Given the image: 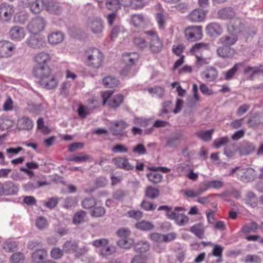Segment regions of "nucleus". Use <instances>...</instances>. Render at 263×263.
<instances>
[{
    "label": "nucleus",
    "mask_w": 263,
    "mask_h": 263,
    "mask_svg": "<svg viewBox=\"0 0 263 263\" xmlns=\"http://www.w3.org/2000/svg\"><path fill=\"white\" fill-rule=\"evenodd\" d=\"M47 256V253L45 249L36 250L32 254V260L36 263L43 262L44 258Z\"/></svg>",
    "instance_id": "obj_33"
},
{
    "label": "nucleus",
    "mask_w": 263,
    "mask_h": 263,
    "mask_svg": "<svg viewBox=\"0 0 263 263\" xmlns=\"http://www.w3.org/2000/svg\"><path fill=\"white\" fill-rule=\"evenodd\" d=\"M64 39L63 34L60 31L53 32L48 36V40L49 44L56 45L61 43Z\"/></svg>",
    "instance_id": "obj_28"
},
{
    "label": "nucleus",
    "mask_w": 263,
    "mask_h": 263,
    "mask_svg": "<svg viewBox=\"0 0 263 263\" xmlns=\"http://www.w3.org/2000/svg\"><path fill=\"white\" fill-rule=\"evenodd\" d=\"M243 65L242 62H239L236 63L234 66L229 69L226 73L225 75V79L226 80H230L232 79L233 77L238 68Z\"/></svg>",
    "instance_id": "obj_41"
},
{
    "label": "nucleus",
    "mask_w": 263,
    "mask_h": 263,
    "mask_svg": "<svg viewBox=\"0 0 263 263\" xmlns=\"http://www.w3.org/2000/svg\"><path fill=\"white\" fill-rule=\"evenodd\" d=\"M205 32L210 37H216L222 34L223 28L221 24L217 22H212L208 24L205 27Z\"/></svg>",
    "instance_id": "obj_6"
},
{
    "label": "nucleus",
    "mask_w": 263,
    "mask_h": 263,
    "mask_svg": "<svg viewBox=\"0 0 263 263\" xmlns=\"http://www.w3.org/2000/svg\"><path fill=\"white\" fill-rule=\"evenodd\" d=\"M236 14L234 9L231 7H224L217 12V17L222 20H227L233 18Z\"/></svg>",
    "instance_id": "obj_20"
},
{
    "label": "nucleus",
    "mask_w": 263,
    "mask_h": 263,
    "mask_svg": "<svg viewBox=\"0 0 263 263\" xmlns=\"http://www.w3.org/2000/svg\"><path fill=\"white\" fill-rule=\"evenodd\" d=\"M46 10L50 13L55 15H59L62 11V8L60 4L54 1H47Z\"/></svg>",
    "instance_id": "obj_25"
},
{
    "label": "nucleus",
    "mask_w": 263,
    "mask_h": 263,
    "mask_svg": "<svg viewBox=\"0 0 263 263\" xmlns=\"http://www.w3.org/2000/svg\"><path fill=\"white\" fill-rule=\"evenodd\" d=\"M58 81L54 76L49 74L46 77L39 81L40 85L47 89H52L55 88L58 85Z\"/></svg>",
    "instance_id": "obj_14"
},
{
    "label": "nucleus",
    "mask_w": 263,
    "mask_h": 263,
    "mask_svg": "<svg viewBox=\"0 0 263 263\" xmlns=\"http://www.w3.org/2000/svg\"><path fill=\"white\" fill-rule=\"evenodd\" d=\"M47 0H36L30 5V10L34 14L40 13L47 5Z\"/></svg>",
    "instance_id": "obj_22"
},
{
    "label": "nucleus",
    "mask_w": 263,
    "mask_h": 263,
    "mask_svg": "<svg viewBox=\"0 0 263 263\" xmlns=\"http://www.w3.org/2000/svg\"><path fill=\"white\" fill-rule=\"evenodd\" d=\"M246 201V203L249 204L252 207H256L257 205V198L252 192L247 193Z\"/></svg>",
    "instance_id": "obj_44"
},
{
    "label": "nucleus",
    "mask_w": 263,
    "mask_h": 263,
    "mask_svg": "<svg viewBox=\"0 0 263 263\" xmlns=\"http://www.w3.org/2000/svg\"><path fill=\"white\" fill-rule=\"evenodd\" d=\"M106 5L108 9L112 10H118L121 5L120 0H108Z\"/></svg>",
    "instance_id": "obj_53"
},
{
    "label": "nucleus",
    "mask_w": 263,
    "mask_h": 263,
    "mask_svg": "<svg viewBox=\"0 0 263 263\" xmlns=\"http://www.w3.org/2000/svg\"><path fill=\"white\" fill-rule=\"evenodd\" d=\"M238 40V36L236 34L231 33V35H223L219 40V43L222 46L231 47L235 44Z\"/></svg>",
    "instance_id": "obj_24"
},
{
    "label": "nucleus",
    "mask_w": 263,
    "mask_h": 263,
    "mask_svg": "<svg viewBox=\"0 0 263 263\" xmlns=\"http://www.w3.org/2000/svg\"><path fill=\"white\" fill-rule=\"evenodd\" d=\"M106 213L105 209L102 206H96L91 211L90 215L93 217H102Z\"/></svg>",
    "instance_id": "obj_47"
},
{
    "label": "nucleus",
    "mask_w": 263,
    "mask_h": 263,
    "mask_svg": "<svg viewBox=\"0 0 263 263\" xmlns=\"http://www.w3.org/2000/svg\"><path fill=\"white\" fill-rule=\"evenodd\" d=\"M135 243V240L130 237L121 238L117 242V245L121 248L129 249L131 248Z\"/></svg>",
    "instance_id": "obj_30"
},
{
    "label": "nucleus",
    "mask_w": 263,
    "mask_h": 263,
    "mask_svg": "<svg viewBox=\"0 0 263 263\" xmlns=\"http://www.w3.org/2000/svg\"><path fill=\"white\" fill-rule=\"evenodd\" d=\"M28 109L30 112L38 115L43 110V106L41 104H36L31 103L29 105Z\"/></svg>",
    "instance_id": "obj_55"
},
{
    "label": "nucleus",
    "mask_w": 263,
    "mask_h": 263,
    "mask_svg": "<svg viewBox=\"0 0 263 263\" xmlns=\"http://www.w3.org/2000/svg\"><path fill=\"white\" fill-rule=\"evenodd\" d=\"M86 215V212L80 211L77 212L73 218V222L75 224H79L84 221V217Z\"/></svg>",
    "instance_id": "obj_52"
},
{
    "label": "nucleus",
    "mask_w": 263,
    "mask_h": 263,
    "mask_svg": "<svg viewBox=\"0 0 263 263\" xmlns=\"http://www.w3.org/2000/svg\"><path fill=\"white\" fill-rule=\"evenodd\" d=\"M119 80L115 77L108 76L103 79V84L107 88H113L117 86L119 84Z\"/></svg>",
    "instance_id": "obj_35"
},
{
    "label": "nucleus",
    "mask_w": 263,
    "mask_h": 263,
    "mask_svg": "<svg viewBox=\"0 0 263 263\" xmlns=\"http://www.w3.org/2000/svg\"><path fill=\"white\" fill-rule=\"evenodd\" d=\"M97 204V201L93 197L85 198L82 202V206L86 209H89L93 208Z\"/></svg>",
    "instance_id": "obj_46"
},
{
    "label": "nucleus",
    "mask_w": 263,
    "mask_h": 263,
    "mask_svg": "<svg viewBox=\"0 0 263 263\" xmlns=\"http://www.w3.org/2000/svg\"><path fill=\"white\" fill-rule=\"evenodd\" d=\"M63 249L61 250L59 248H55L51 250L50 252L51 256L52 258L58 259L62 257L63 255Z\"/></svg>",
    "instance_id": "obj_63"
},
{
    "label": "nucleus",
    "mask_w": 263,
    "mask_h": 263,
    "mask_svg": "<svg viewBox=\"0 0 263 263\" xmlns=\"http://www.w3.org/2000/svg\"><path fill=\"white\" fill-rule=\"evenodd\" d=\"M240 176V179L241 181L246 182H249L254 180L256 177V174L255 170L251 167H242L240 174H237Z\"/></svg>",
    "instance_id": "obj_10"
},
{
    "label": "nucleus",
    "mask_w": 263,
    "mask_h": 263,
    "mask_svg": "<svg viewBox=\"0 0 263 263\" xmlns=\"http://www.w3.org/2000/svg\"><path fill=\"white\" fill-rule=\"evenodd\" d=\"M136 228L142 231H150L154 228V225L151 222L142 220L136 224Z\"/></svg>",
    "instance_id": "obj_38"
},
{
    "label": "nucleus",
    "mask_w": 263,
    "mask_h": 263,
    "mask_svg": "<svg viewBox=\"0 0 263 263\" xmlns=\"http://www.w3.org/2000/svg\"><path fill=\"white\" fill-rule=\"evenodd\" d=\"M26 43L30 48L34 49H41L46 45L45 38L38 33L30 35L27 39Z\"/></svg>",
    "instance_id": "obj_4"
},
{
    "label": "nucleus",
    "mask_w": 263,
    "mask_h": 263,
    "mask_svg": "<svg viewBox=\"0 0 263 263\" xmlns=\"http://www.w3.org/2000/svg\"><path fill=\"white\" fill-rule=\"evenodd\" d=\"M208 12L207 10L200 8L195 9L190 13L188 16V19L193 22H201L204 18Z\"/></svg>",
    "instance_id": "obj_17"
},
{
    "label": "nucleus",
    "mask_w": 263,
    "mask_h": 263,
    "mask_svg": "<svg viewBox=\"0 0 263 263\" xmlns=\"http://www.w3.org/2000/svg\"><path fill=\"white\" fill-rule=\"evenodd\" d=\"M110 130L114 136L123 135V130L128 126V124L123 120L114 121L111 123Z\"/></svg>",
    "instance_id": "obj_11"
},
{
    "label": "nucleus",
    "mask_w": 263,
    "mask_h": 263,
    "mask_svg": "<svg viewBox=\"0 0 263 263\" xmlns=\"http://www.w3.org/2000/svg\"><path fill=\"white\" fill-rule=\"evenodd\" d=\"M261 258L257 255H247L245 257L244 262L245 263H261Z\"/></svg>",
    "instance_id": "obj_51"
},
{
    "label": "nucleus",
    "mask_w": 263,
    "mask_h": 263,
    "mask_svg": "<svg viewBox=\"0 0 263 263\" xmlns=\"http://www.w3.org/2000/svg\"><path fill=\"white\" fill-rule=\"evenodd\" d=\"M255 146L249 141H245L242 142L238 148L239 154L241 156L248 155L254 151Z\"/></svg>",
    "instance_id": "obj_21"
},
{
    "label": "nucleus",
    "mask_w": 263,
    "mask_h": 263,
    "mask_svg": "<svg viewBox=\"0 0 263 263\" xmlns=\"http://www.w3.org/2000/svg\"><path fill=\"white\" fill-rule=\"evenodd\" d=\"M14 49V45L7 41H0V58H8L11 55Z\"/></svg>",
    "instance_id": "obj_12"
},
{
    "label": "nucleus",
    "mask_w": 263,
    "mask_h": 263,
    "mask_svg": "<svg viewBox=\"0 0 263 263\" xmlns=\"http://www.w3.org/2000/svg\"><path fill=\"white\" fill-rule=\"evenodd\" d=\"M159 195L160 191L156 187L149 185L145 188V196L149 199H155L157 198Z\"/></svg>",
    "instance_id": "obj_32"
},
{
    "label": "nucleus",
    "mask_w": 263,
    "mask_h": 263,
    "mask_svg": "<svg viewBox=\"0 0 263 263\" xmlns=\"http://www.w3.org/2000/svg\"><path fill=\"white\" fill-rule=\"evenodd\" d=\"M146 177L149 181L154 184L160 183L162 181L163 177L161 174L157 173H147Z\"/></svg>",
    "instance_id": "obj_43"
},
{
    "label": "nucleus",
    "mask_w": 263,
    "mask_h": 263,
    "mask_svg": "<svg viewBox=\"0 0 263 263\" xmlns=\"http://www.w3.org/2000/svg\"><path fill=\"white\" fill-rule=\"evenodd\" d=\"M88 27L94 34L101 33L104 28L103 21L99 17L89 18L88 22Z\"/></svg>",
    "instance_id": "obj_8"
},
{
    "label": "nucleus",
    "mask_w": 263,
    "mask_h": 263,
    "mask_svg": "<svg viewBox=\"0 0 263 263\" xmlns=\"http://www.w3.org/2000/svg\"><path fill=\"white\" fill-rule=\"evenodd\" d=\"M90 157L89 155L81 152L78 156H70L67 158V160L75 162H82L89 160Z\"/></svg>",
    "instance_id": "obj_37"
},
{
    "label": "nucleus",
    "mask_w": 263,
    "mask_h": 263,
    "mask_svg": "<svg viewBox=\"0 0 263 263\" xmlns=\"http://www.w3.org/2000/svg\"><path fill=\"white\" fill-rule=\"evenodd\" d=\"M208 73L205 74V78L209 81L214 80L217 77V71L214 67L208 69Z\"/></svg>",
    "instance_id": "obj_54"
},
{
    "label": "nucleus",
    "mask_w": 263,
    "mask_h": 263,
    "mask_svg": "<svg viewBox=\"0 0 263 263\" xmlns=\"http://www.w3.org/2000/svg\"><path fill=\"white\" fill-rule=\"evenodd\" d=\"M214 132V129H210L206 131L200 130L196 133V136L204 141H210Z\"/></svg>",
    "instance_id": "obj_39"
},
{
    "label": "nucleus",
    "mask_w": 263,
    "mask_h": 263,
    "mask_svg": "<svg viewBox=\"0 0 263 263\" xmlns=\"http://www.w3.org/2000/svg\"><path fill=\"white\" fill-rule=\"evenodd\" d=\"M144 32L148 36L147 39L149 40L148 46L151 52L153 54L160 53L163 49L164 44L157 32L154 30L146 31Z\"/></svg>",
    "instance_id": "obj_2"
},
{
    "label": "nucleus",
    "mask_w": 263,
    "mask_h": 263,
    "mask_svg": "<svg viewBox=\"0 0 263 263\" xmlns=\"http://www.w3.org/2000/svg\"><path fill=\"white\" fill-rule=\"evenodd\" d=\"M156 17L159 28L161 29H164L165 23L164 15L161 12H158L156 13Z\"/></svg>",
    "instance_id": "obj_64"
},
{
    "label": "nucleus",
    "mask_w": 263,
    "mask_h": 263,
    "mask_svg": "<svg viewBox=\"0 0 263 263\" xmlns=\"http://www.w3.org/2000/svg\"><path fill=\"white\" fill-rule=\"evenodd\" d=\"M123 96L121 94L116 95L112 99L109 100L108 105L110 107L116 109L123 102Z\"/></svg>",
    "instance_id": "obj_40"
},
{
    "label": "nucleus",
    "mask_w": 263,
    "mask_h": 263,
    "mask_svg": "<svg viewBox=\"0 0 263 263\" xmlns=\"http://www.w3.org/2000/svg\"><path fill=\"white\" fill-rule=\"evenodd\" d=\"M141 206L144 210L148 211H154L156 208L157 205L149 201L143 200L141 203Z\"/></svg>",
    "instance_id": "obj_59"
},
{
    "label": "nucleus",
    "mask_w": 263,
    "mask_h": 263,
    "mask_svg": "<svg viewBox=\"0 0 263 263\" xmlns=\"http://www.w3.org/2000/svg\"><path fill=\"white\" fill-rule=\"evenodd\" d=\"M35 62L37 65H47V63L50 61L51 58L50 55L44 52H42L36 54L34 57Z\"/></svg>",
    "instance_id": "obj_29"
},
{
    "label": "nucleus",
    "mask_w": 263,
    "mask_h": 263,
    "mask_svg": "<svg viewBox=\"0 0 263 263\" xmlns=\"http://www.w3.org/2000/svg\"><path fill=\"white\" fill-rule=\"evenodd\" d=\"M112 161L115 165L118 168L126 171H132L134 170V166L130 164L128 159L125 157H116L113 158Z\"/></svg>",
    "instance_id": "obj_18"
},
{
    "label": "nucleus",
    "mask_w": 263,
    "mask_h": 263,
    "mask_svg": "<svg viewBox=\"0 0 263 263\" xmlns=\"http://www.w3.org/2000/svg\"><path fill=\"white\" fill-rule=\"evenodd\" d=\"M3 248L4 250L8 252L14 251L17 247L16 242L14 241H6L3 243Z\"/></svg>",
    "instance_id": "obj_58"
},
{
    "label": "nucleus",
    "mask_w": 263,
    "mask_h": 263,
    "mask_svg": "<svg viewBox=\"0 0 263 263\" xmlns=\"http://www.w3.org/2000/svg\"><path fill=\"white\" fill-rule=\"evenodd\" d=\"M150 245L149 243L145 240H141L137 242H135L134 245V251L140 253H143L148 251Z\"/></svg>",
    "instance_id": "obj_27"
},
{
    "label": "nucleus",
    "mask_w": 263,
    "mask_h": 263,
    "mask_svg": "<svg viewBox=\"0 0 263 263\" xmlns=\"http://www.w3.org/2000/svg\"><path fill=\"white\" fill-rule=\"evenodd\" d=\"M190 232L194 234L199 238H203L204 230L201 223H197L191 227Z\"/></svg>",
    "instance_id": "obj_34"
},
{
    "label": "nucleus",
    "mask_w": 263,
    "mask_h": 263,
    "mask_svg": "<svg viewBox=\"0 0 263 263\" xmlns=\"http://www.w3.org/2000/svg\"><path fill=\"white\" fill-rule=\"evenodd\" d=\"M228 28L229 32L236 34V33L243 32L245 29V24L242 20L236 18L231 21Z\"/></svg>",
    "instance_id": "obj_15"
},
{
    "label": "nucleus",
    "mask_w": 263,
    "mask_h": 263,
    "mask_svg": "<svg viewBox=\"0 0 263 263\" xmlns=\"http://www.w3.org/2000/svg\"><path fill=\"white\" fill-rule=\"evenodd\" d=\"M4 195L13 196L16 195L19 191V185L11 181L4 182Z\"/></svg>",
    "instance_id": "obj_19"
},
{
    "label": "nucleus",
    "mask_w": 263,
    "mask_h": 263,
    "mask_svg": "<svg viewBox=\"0 0 263 263\" xmlns=\"http://www.w3.org/2000/svg\"><path fill=\"white\" fill-rule=\"evenodd\" d=\"M176 222L179 226H184L189 221V217L184 214L177 213L174 219Z\"/></svg>",
    "instance_id": "obj_50"
},
{
    "label": "nucleus",
    "mask_w": 263,
    "mask_h": 263,
    "mask_svg": "<svg viewBox=\"0 0 263 263\" xmlns=\"http://www.w3.org/2000/svg\"><path fill=\"white\" fill-rule=\"evenodd\" d=\"M84 57L85 64L92 68H98L101 67L104 59L102 52L96 48H89L86 50Z\"/></svg>",
    "instance_id": "obj_1"
},
{
    "label": "nucleus",
    "mask_w": 263,
    "mask_h": 263,
    "mask_svg": "<svg viewBox=\"0 0 263 263\" xmlns=\"http://www.w3.org/2000/svg\"><path fill=\"white\" fill-rule=\"evenodd\" d=\"M134 45L139 49L143 50L148 47V43L144 38L140 36L135 37L133 39Z\"/></svg>",
    "instance_id": "obj_36"
},
{
    "label": "nucleus",
    "mask_w": 263,
    "mask_h": 263,
    "mask_svg": "<svg viewBox=\"0 0 263 263\" xmlns=\"http://www.w3.org/2000/svg\"><path fill=\"white\" fill-rule=\"evenodd\" d=\"M258 227L257 224L254 222L252 221L249 224L244 225L241 228V232L243 233L247 234L251 232H256Z\"/></svg>",
    "instance_id": "obj_42"
},
{
    "label": "nucleus",
    "mask_w": 263,
    "mask_h": 263,
    "mask_svg": "<svg viewBox=\"0 0 263 263\" xmlns=\"http://www.w3.org/2000/svg\"><path fill=\"white\" fill-rule=\"evenodd\" d=\"M223 250V248L220 246L216 245L214 246L212 253V255L218 257V259L216 261V263H220L222 261L221 257Z\"/></svg>",
    "instance_id": "obj_45"
},
{
    "label": "nucleus",
    "mask_w": 263,
    "mask_h": 263,
    "mask_svg": "<svg viewBox=\"0 0 263 263\" xmlns=\"http://www.w3.org/2000/svg\"><path fill=\"white\" fill-rule=\"evenodd\" d=\"M33 126V121L30 118L23 117L20 119L17 122V126L20 130H30Z\"/></svg>",
    "instance_id": "obj_26"
},
{
    "label": "nucleus",
    "mask_w": 263,
    "mask_h": 263,
    "mask_svg": "<svg viewBox=\"0 0 263 263\" xmlns=\"http://www.w3.org/2000/svg\"><path fill=\"white\" fill-rule=\"evenodd\" d=\"M133 152L139 155L146 154L147 153L146 149L144 144L139 143L135 146L133 149Z\"/></svg>",
    "instance_id": "obj_62"
},
{
    "label": "nucleus",
    "mask_w": 263,
    "mask_h": 263,
    "mask_svg": "<svg viewBox=\"0 0 263 263\" xmlns=\"http://www.w3.org/2000/svg\"><path fill=\"white\" fill-rule=\"evenodd\" d=\"M182 134L180 132H175L166 138L165 147L177 148L180 143Z\"/></svg>",
    "instance_id": "obj_16"
},
{
    "label": "nucleus",
    "mask_w": 263,
    "mask_h": 263,
    "mask_svg": "<svg viewBox=\"0 0 263 263\" xmlns=\"http://www.w3.org/2000/svg\"><path fill=\"white\" fill-rule=\"evenodd\" d=\"M33 76L42 80L51 73V69L47 65H37L32 70Z\"/></svg>",
    "instance_id": "obj_9"
},
{
    "label": "nucleus",
    "mask_w": 263,
    "mask_h": 263,
    "mask_svg": "<svg viewBox=\"0 0 263 263\" xmlns=\"http://www.w3.org/2000/svg\"><path fill=\"white\" fill-rule=\"evenodd\" d=\"M126 196V192L120 189L116 190L112 194V198L119 201H123Z\"/></svg>",
    "instance_id": "obj_49"
},
{
    "label": "nucleus",
    "mask_w": 263,
    "mask_h": 263,
    "mask_svg": "<svg viewBox=\"0 0 263 263\" xmlns=\"http://www.w3.org/2000/svg\"><path fill=\"white\" fill-rule=\"evenodd\" d=\"M217 54L223 58H230L233 57L235 54V50L227 46L219 47L217 49Z\"/></svg>",
    "instance_id": "obj_23"
},
{
    "label": "nucleus",
    "mask_w": 263,
    "mask_h": 263,
    "mask_svg": "<svg viewBox=\"0 0 263 263\" xmlns=\"http://www.w3.org/2000/svg\"><path fill=\"white\" fill-rule=\"evenodd\" d=\"M128 151V148L122 144H117L111 148V151L115 153H125Z\"/></svg>",
    "instance_id": "obj_60"
},
{
    "label": "nucleus",
    "mask_w": 263,
    "mask_h": 263,
    "mask_svg": "<svg viewBox=\"0 0 263 263\" xmlns=\"http://www.w3.org/2000/svg\"><path fill=\"white\" fill-rule=\"evenodd\" d=\"M63 251L66 253H75L78 249V243L73 241L68 240L66 241L62 246Z\"/></svg>",
    "instance_id": "obj_31"
},
{
    "label": "nucleus",
    "mask_w": 263,
    "mask_h": 263,
    "mask_svg": "<svg viewBox=\"0 0 263 263\" xmlns=\"http://www.w3.org/2000/svg\"><path fill=\"white\" fill-rule=\"evenodd\" d=\"M185 35L186 39L194 42L200 40L202 37V27L201 26H191L185 30Z\"/></svg>",
    "instance_id": "obj_5"
},
{
    "label": "nucleus",
    "mask_w": 263,
    "mask_h": 263,
    "mask_svg": "<svg viewBox=\"0 0 263 263\" xmlns=\"http://www.w3.org/2000/svg\"><path fill=\"white\" fill-rule=\"evenodd\" d=\"M132 21L134 26L138 28L143 24L144 18L142 14H134L132 17Z\"/></svg>",
    "instance_id": "obj_48"
},
{
    "label": "nucleus",
    "mask_w": 263,
    "mask_h": 263,
    "mask_svg": "<svg viewBox=\"0 0 263 263\" xmlns=\"http://www.w3.org/2000/svg\"><path fill=\"white\" fill-rule=\"evenodd\" d=\"M9 34L12 40L20 41L24 38L26 31L24 28L15 25L11 28Z\"/></svg>",
    "instance_id": "obj_13"
},
{
    "label": "nucleus",
    "mask_w": 263,
    "mask_h": 263,
    "mask_svg": "<svg viewBox=\"0 0 263 263\" xmlns=\"http://www.w3.org/2000/svg\"><path fill=\"white\" fill-rule=\"evenodd\" d=\"M46 19L42 16H37L32 18L27 25L29 32L36 34L42 31L47 25Z\"/></svg>",
    "instance_id": "obj_3"
},
{
    "label": "nucleus",
    "mask_w": 263,
    "mask_h": 263,
    "mask_svg": "<svg viewBox=\"0 0 263 263\" xmlns=\"http://www.w3.org/2000/svg\"><path fill=\"white\" fill-rule=\"evenodd\" d=\"M185 209L183 207L181 206H176L174 209V211H172L171 210H168L166 212V216L170 219H174L176 216V215L178 212L179 211H185Z\"/></svg>",
    "instance_id": "obj_56"
},
{
    "label": "nucleus",
    "mask_w": 263,
    "mask_h": 263,
    "mask_svg": "<svg viewBox=\"0 0 263 263\" xmlns=\"http://www.w3.org/2000/svg\"><path fill=\"white\" fill-rule=\"evenodd\" d=\"M24 259V254L20 252L13 253L10 257L12 263H20L21 261H23Z\"/></svg>",
    "instance_id": "obj_57"
},
{
    "label": "nucleus",
    "mask_w": 263,
    "mask_h": 263,
    "mask_svg": "<svg viewBox=\"0 0 263 263\" xmlns=\"http://www.w3.org/2000/svg\"><path fill=\"white\" fill-rule=\"evenodd\" d=\"M116 234L121 238H125L130 237L131 235V232L128 228H121L117 231Z\"/></svg>",
    "instance_id": "obj_61"
},
{
    "label": "nucleus",
    "mask_w": 263,
    "mask_h": 263,
    "mask_svg": "<svg viewBox=\"0 0 263 263\" xmlns=\"http://www.w3.org/2000/svg\"><path fill=\"white\" fill-rule=\"evenodd\" d=\"M14 13V7L12 5L6 3L2 4L0 6V18L4 22L9 21L12 18Z\"/></svg>",
    "instance_id": "obj_7"
}]
</instances>
